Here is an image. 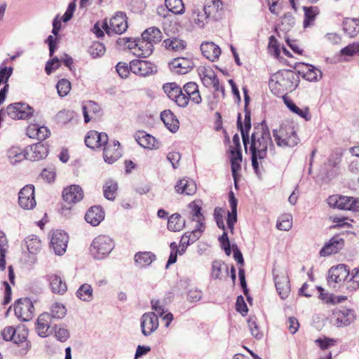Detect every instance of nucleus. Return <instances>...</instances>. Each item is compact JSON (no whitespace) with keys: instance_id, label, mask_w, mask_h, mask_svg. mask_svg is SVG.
Masks as SVG:
<instances>
[{"instance_id":"nucleus-1","label":"nucleus","mask_w":359,"mask_h":359,"mask_svg":"<svg viewBox=\"0 0 359 359\" xmlns=\"http://www.w3.org/2000/svg\"><path fill=\"white\" fill-rule=\"evenodd\" d=\"M250 143L252 166L256 175L260 177L262 172L259 170L258 160L262 161L266 157L268 148L270 150L275 148L265 121L254 126L253 132L250 137Z\"/></svg>"},{"instance_id":"nucleus-2","label":"nucleus","mask_w":359,"mask_h":359,"mask_svg":"<svg viewBox=\"0 0 359 359\" xmlns=\"http://www.w3.org/2000/svg\"><path fill=\"white\" fill-rule=\"evenodd\" d=\"M299 83V76L292 70L281 69L271 78L269 86L274 95H283L297 88Z\"/></svg>"},{"instance_id":"nucleus-3","label":"nucleus","mask_w":359,"mask_h":359,"mask_svg":"<svg viewBox=\"0 0 359 359\" xmlns=\"http://www.w3.org/2000/svg\"><path fill=\"white\" fill-rule=\"evenodd\" d=\"M114 247L112 239L104 235L95 238L90 246V252L96 259H102L109 255Z\"/></svg>"},{"instance_id":"nucleus-4","label":"nucleus","mask_w":359,"mask_h":359,"mask_svg":"<svg viewBox=\"0 0 359 359\" xmlns=\"http://www.w3.org/2000/svg\"><path fill=\"white\" fill-rule=\"evenodd\" d=\"M273 135L274 140L278 147H293L299 142L294 127L291 126H282L279 130H273Z\"/></svg>"},{"instance_id":"nucleus-5","label":"nucleus","mask_w":359,"mask_h":359,"mask_svg":"<svg viewBox=\"0 0 359 359\" xmlns=\"http://www.w3.org/2000/svg\"><path fill=\"white\" fill-rule=\"evenodd\" d=\"M349 275L350 270L347 265L338 264L329 269L327 281L330 287L335 288L337 284H341L346 281Z\"/></svg>"},{"instance_id":"nucleus-6","label":"nucleus","mask_w":359,"mask_h":359,"mask_svg":"<svg viewBox=\"0 0 359 359\" xmlns=\"http://www.w3.org/2000/svg\"><path fill=\"white\" fill-rule=\"evenodd\" d=\"M330 206L340 210L359 211V201L346 196L334 195L328 198Z\"/></svg>"},{"instance_id":"nucleus-7","label":"nucleus","mask_w":359,"mask_h":359,"mask_svg":"<svg viewBox=\"0 0 359 359\" xmlns=\"http://www.w3.org/2000/svg\"><path fill=\"white\" fill-rule=\"evenodd\" d=\"M14 311L19 319L28 321L34 316V307L29 298H20L15 303Z\"/></svg>"},{"instance_id":"nucleus-8","label":"nucleus","mask_w":359,"mask_h":359,"mask_svg":"<svg viewBox=\"0 0 359 359\" xmlns=\"http://www.w3.org/2000/svg\"><path fill=\"white\" fill-rule=\"evenodd\" d=\"M189 100L195 104L201 102L198 87L195 82H189L184 86L183 90L181 89V107H187Z\"/></svg>"},{"instance_id":"nucleus-9","label":"nucleus","mask_w":359,"mask_h":359,"mask_svg":"<svg viewBox=\"0 0 359 359\" xmlns=\"http://www.w3.org/2000/svg\"><path fill=\"white\" fill-rule=\"evenodd\" d=\"M34 112V109L28 104L16 102L8 105L6 108L7 114L13 119H26Z\"/></svg>"},{"instance_id":"nucleus-10","label":"nucleus","mask_w":359,"mask_h":359,"mask_svg":"<svg viewBox=\"0 0 359 359\" xmlns=\"http://www.w3.org/2000/svg\"><path fill=\"white\" fill-rule=\"evenodd\" d=\"M245 118L244 123L242 122L241 120V114H238L237 117V128L238 130H240L242 140L243 143V146L245 147V151L248 149V144L250 142V130L252 128L251 124V111L250 109H244Z\"/></svg>"},{"instance_id":"nucleus-11","label":"nucleus","mask_w":359,"mask_h":359,"mask_svg":"<svg viewBox=\"0 0 359 359\" xmlns=\"http://www.w3.org/2000/svg\"><path fill=\"white\" fill-rule=\"evenodd\" d=\"M165 6L168 9V13L163 14L164 18H168L170 20V25L166 27L165 29L172 34H177L179 32L180 25L171 19L172 15H177L180 14V0H165Z\"/></svg>"},{"instance_id":"nucleus-12","label":"nucleus","mask_w":359,"mask_h":359,"mask_svg":"<svg viewBox=\"0 0 359 359\" xmlns=\"http://www.w3.org/2000/svg\"><path fill=\"white\" fill-rule=\"evenodd\" d=\"M18 203L25 210H32L36 206L34 185L27 184L21 189L18 194Z\"/></svg>"},{"instance_id":"nucleus-13","label":"nucleus","mask_w":359,"mask_h":359,"mask_svg":"<svg viewBox=\"0 0 359 359\" xmlns=\"http://www.w3.org/2000/svg\"><path fill=\"white\" fill-rule=\"evenodd\" d=\"M130 71L140 76H147L157 72V67L147 60H133L130 62Z\"/></svg>"},{"instance_id":"nucleus-14","label":"nucleus","mask_w":359,"mask_h":359,"mask_svg":"<svg viewBox=\"0 0 359 359\" xmlns=\"http://www.w3.org/2000/svg\"><path fill=\"white\" fill-rule=\"evenodd\" d=\"M332 316L335 320L334 325L338 327L349 325L354 322L356 317L354 310L347 308L334 310Z\"/></svg>"},{"instance_id":"nucleus-15","label":"nucleus","mask_w":359,"mask_h":359,"mask_svg":"<svg viewBox=\"0 0 359 359\" xmlns=\"http://www.w3.org/2000/svg\"><path fill=\"white\" fill-rule=\"evenodd\" d=\"M103 146V158L105 162L109 164L114 163L117 161L122 155V151L120 148V143L117 140H113L108 142Z\"/></svg>"},{"instance_id":"nucleus-16","label":"nucleus","mask_w":359,"mask_h":359,"mask_svg":"<svg viewBox=\"0 0 359 359\" xmlns=\"http://www.w3.org/2000/svg\"><path fill=\"white\" fill-rule=\"evenodd\" d=\"M68 240V235L64 231L56 230L53 233L50 245L56 255H62L66 252Z\"/></svg>"},{"instance_id":"nucleus-17","label":"nucleus","mask_w":359,"mask_h":359,"mask_svg":"<svg viewBox=\"0 0 359 359\" xmlns=\"http://www.w3.org/2000/svg\"><path fill=\"white\" fill-rule=\"evenodd\" d=\"M53 321L50 318L48 313L41 314L36 323V330L41 337H46L53 333Z\"/></svg>"},{"instance_id":"nucleus-18","label":"nucleus","mask_w":359,"mask_h":359,"mask_svg":"<svg viewBox=\"0 0 359 359\" xmlns=\"http://www.w3.org/2000/svg\"><path fill=\"white\" fill-rule=\"evenodd\" d=\"M158 327V318L154 312L145 313L141 318V330L144 336H149Z\"/></svg>"},{"instance_id":"nucleus-19","label":"nucleus","mask_w":359,"mask_h":359,"mask_svg":"<svg viewBox=\"0 0 359 359\" xmlns=\"http://www.w3.org/2000/svg\"><path fill=\"white\" fill-rule=\"evenodd\" d=\"M205 229V226L199 223L198 226H195L194 230L186 232L181 236V255L184 252L187 246L201 238Z\"/></svg>"},{"instance_id":"nucleus-20","label":"nucleus","mask_w":359,"mask_h":359,"mask_svg":"<svg viewBox=\"0 0 359 359\" xmlns=\"http://www.w3.org/2000/svg\"><path fill=\"white\" fill-rule=\"evenodd\" d=\"M108 140L107 133L90 130L85 137V144L86 147L95 149L107 144Z\"/></svg>"},{"instance_id":"nucleus-21","label":"nucleus","mask_w":359,"mask_h":359,"mask_svg":"<svg viewBox=\"0 0 359 359\" xmlns=\"http://www.w3.org/2000/svg\"><path fill=\"white\" fill-rule=\"evenodd\" d=\"M25 155L27 159L36 161H39L48 155V149L41 142H38L25 147Z\"/></svg>"},{"instance_id":"nucleus-22","label":"nucleus","mask_w":359,"mask_h":359,"mask_svg":"<svg viewBox=\"0 0 359 359\" xmlns=\"http://www.w3.org/2000/svg\"><path fill=\"white\" fill-rule=\"evenodd\" d=\"M83 198V191L82 188L76 184L71 185L64 189L62 191V198L68 204H74Z\"/></svg>"},{"instance_id":"nucleus-23","label":"nucleus","mask_w":359,"mask_h":359,"mask_svg":"<svg viewBox=\"0 0 359 359\" xmlns=\"http://www.w3.org/2000/svg\"><path fill=\"white\" fill-rule=\"evenodd\" d=\"M344 245V240L339 236H333L320 250V255L326 257L332 254L337 253L343 248Z\"/></svg>"},{"instance_id":"nucleus-24","label":"nucleus","mask_w":359,"mask_h":359,"mask_svg":"<svg viewBox=\"0 0 359 359\" xmlns=\"http://www.w3.org/2000/svg\"><path fill=\"white\" fill-rule=\"evenodd\" d=\"M111 32L121 34L128 28V23L126 15L122 12L116 13L115 15L110 20V27Z\"/></svg>"},{"instance_id":"nucleus-25","label":"nucleus","mask_w":359,"mask_h":359,"mask_svg":"<svg viewBox=\"0 0 359 359\" xmlns=\"http://www.w3.org/2000/svg\"><path fill=\"white\" fill-rule=\"evenodd\" d=\"M200 49L203 55L212 62L217 60L221 54L220 48L213 42L202 43Z\"/></svg>"},{"instance_id":"nucleus-26","label":"nucleus","mask_w":359,"mask_h":359,"mask_svg":"<svg viewBox=\"0 0 359 359\" xmlns=\"http://www.w3.org/2000/svg\"><path fill=\"white\" fill-rule=\"evenodd\" d=\"M276 290L282 299H286L290 292V282L288 276H274Z\"/></svg>"},{"instance_id":"nucleus-27","label":"nucleus","mask_w":359,"mask_h":359,"mask_svg":"<svg viewBox=\"0 0 359 359\" xmlns=\"http://www.w3.org/2000/svg\"><path fill=\"white\" fill-rule=\"evenodd\" d=\"M134 46H137L136 52H134V54L138 57H149L154 50V45L142 36L141 39L136 40V43H134Z\"/></svg>"},{"instance_id":"nucleus-28","label":"nucleus","mask_w":359,"mask_h":359,"mask_svg":"<svg viewBox=\"0 0 359 359\" xmlns=\"http://www.w3.org/2000/svg\"><path fill=\"white\" fill-rule=\"evenodd\" d=\"M104 218V212L100 206L91 207L85 215L86 221L92 226H97Z\"/></svg>"},{"instance_id":"nucleus-29","label":"nucleus","mask_w":359,"mask_h":359,"mask_svg":"<svg viewBox=\"0 0 359 359\" xmlns=\"http://www.w3.org/2000/svg\"><path fill=\"white\" fill-rule=\"evenodd\" d=\"M48 280L51 290L53 293L62 295L67 292V284L65 281L62 280L61 277L59 276L58 275H49Z\"/></svg>"},{"instance_id":"nucleus-30","label":"nucleus","mask_w":359,"mask_h":359,"mask_svg":"<svg viewBox=\"0 0 359 359\" xmlns=\"http://www.w3.org/2000/svg\"><path fill=\"white\" fill-rule=\"evenodd\" d=\"M161 118L170 131L175 133L178 130L180 122L170 110H165L161 112Z\"/></svg>"},{"instance_id":"nucleus-31","label":"nucleus","mask_w":359,"mask_h":359,"mask_svg":"<svg viewBox=\"0 0 359 359\" xmlns=\"http://www.w3.org/2000/svg\"><path fill=\"white\" fill-rule=\"evenodd\" d=\"M27 135L29 137H36L39 140H44L50 135V132L46 126L33 124L28 127Z\"/></svg>"},{"instance_id":"nucleus-32","label":"nucleus","mask_w":359,"mask_h":359,"mask_svg":"<svg viewBox=\"0 0 359 359\" xmlns=\"http://www.w3.org/2000/svg\"><path fill=\"white\" fill-rule=\"evenodd\" d=\"M82 111L84 117V122L87 123L91 120L89 114H97L100 112L101 108L97 102L89 100L83 104Z\"/></svg>"},{"instance_id":"nucleus-33","label":"nucleus","mask_w":359,"mask_h":359,"mask_svg":"<svg viewBox=\"0 0 359 359\" xmlns=\"http://www.w3.org/2000/svg\"><path fill=\"white\" fill-rule=\"evenodd\" d=\"M15 339L13 341L20 347L19 353L20 355H25L30 348V343L27 340V332L23 330L22 332L16 330Z\"/></svg>"},{"instance_id":"nucleus-34","label":"nucleus","mask_w":359,"mask_h":359,"mask_svg":"<svg viewBox=\"0 0 359 359\" xmlns=\"http://www.w3.org/2000/svg\"><path fill=\"white\" fill-rule=\"evenodd\" d=\"M156 259V255L151 252H139L134 256L135 264L140 267L149 266Z\"/></svg>"},{"instance_id":"nucleus-35","label":"nucleus","mask_w":359,"mask_h":359,"mask_svg":"<svg viewBox=\"0 0 359 359\" xmlns=\"http://www.w3.org/2000/svg\"><path fill=\"white\" fill-rule=\"evenodd\" d=\"M343 30L350 37L355 36L359 32V19L345 18L343 21Z\"/></svg>"},{"instance_id":"nucleus-36","label":"nucleus","mask_w":359,"mask_h":359,"mask_svg":"<svg viewBox=\"0 0 359 359\" xmlns=\"http://www.w3.org/2000/svg\"><path fill=\"white\" fill-rule=\"evenodd\" d=\"M202 81L203 83L207 82L209 85H212L215 91L221 92L223 97L225 95V88L224 86L220 85L219 80L217 76L215 74L214 72L210 71L209 73H205L202 78Z\"/></svg>"},{"instance_id":"nucleus-37","label":"nucleus","mask_w":359,"mask_h":359,"mask_svg":"<svg viewBox=\"0 0 359 359\" xmlns=\"http://www.w3.org/2000/svg\"><path fill=\"white\" fill-rule=\"evenodd\" d=\"M135 140L144 148L153 149L155 147V138L144 131L137 132L135 135Z\"/></svg>"},{"instance_id":"nucleus-38","label":"nucleus","mask_w":359,"mask_h":359,"mask_svg":"<svg viewBox=\"0 0 359 359\" xmlns=\"http://www.w3.org/2000/svg\"><path fill=\"white\" fill-rule=\"evenodd\" d=\"M283 100L285 104L291 111L304 118L306 121L311 120V116L309 113V107H306L304 109H301L292 100L285 97V95H283Z\"/></svg>"},{"instance_id":"nucleus-39","label":"nucleus","mask_w":359,"mask_h":359,"mask_svg":"<svg viewBox=\"0 0 359 359\" xmlns=\"http://www.w3.org/2000/svg\"><path fill=\"white\" fill-rule=\"evenodd\" d=\"M142 36L150 41L153 45L160 42L162 39V34L160 29L156 27H151L143 32Z\"/></svg>"},{"instance_id":"nucleus-40","label":"nucleus","mask_w":359,"mask_h":359,"mask_svg":"<svg viewBox=\"0 0 359 359\" xmlns=\"http://www.w3.org/2000/svg\"><path fill=\"white\" fill-rule=\"evenodd\" d=\"M188 209L189 210V214L192 216V221L196 222V226H198L199 223L205 225L203 223L204 216L201 213V207L200 205L197 204L196 201H192L189 203Z\"/></svg>"},{"instance_id":"nucleus-41","label":"nucleus","mask_w":359,"mask_h":359,"mask_svg":"<svg viewBox=\"0 0 359 359\" xmlns=\"http://www.w3.org/2000/svg\"><path fill=\"white\" fill-rule=\"evenodd\" d=\"M8 243L5 233L0 231V270L4 271L6 269V254L8 252Z\"/></svg>"},{"instance_id":"nucleus-42","label":"nucleus","mask_w":359,"mask_h":359,"mask_svg":"<svg viewBox=\"0 0 359 359\" xmlns=\"http://www.w3.org/2000/svg\"><path fill=\"white\" fill-rule=\"evenodd\" d=\"M197 190L196 184L194 180L189 177L181 179V195L192 196Z\"/></svg>"},{"instance_id":"nucleus-43","label":"nucleus","mask_w":359,"mask_h":359,"mask_svg":"<svg viewBox=\"0 0 359 359\" xmlns=\"http://www.w3.org/2000/svg\"><path fill=\"white\" fill-rule=\"evenodd\" d=\"M25 243L29 252L31 254H36L41 248V240L35 235L27 236L25 239Z\"/></svg>"},{"instance_id":"nucleus-44","label":"nucleus","mask_w":359,"mask_h":359,"mask_svg":"<svg viewBox=\"0 0 359 359\" xmlns=\"http://www.w3.org/2000/svg\"><path fill=\"white\" fill-rule=\"evenodd\" d=\"M317 289L320 292V298L327 304H339L347 299L346 296H337L333 294L328 293L325 294L323 293L324 290L321 287H318Z\"/></svg>"},{"instance_id":"nucleus-45","label":"nucleus","mask_w":359,"mask_h":359,"mask_svg":"<svg viewBox=\"0 0 359 359\" xmlns=\"http://www.w3.org/2000/svg\"><path fill=\"white\" fill-rule=\"evenodd\" d=\"M93 287L88 283L81 285L76 291V297L83 302H89L93 299Z\"/></svg>"},{"instance_id":"nucleus-46","label":"nucleus","mask_w":359,"mask_h":359,"mask_svg":"<svg viewBox=\"0 0 359 359\" xmlns=\"http://www.w3.org/2000/svg\"><path fill=\"white\" fill-rule=\"evenodd\" d=\"M163 89L168 97L180 106L178 103L180 90L177 84L176 83H168L163 86Z\"/></svg>"},{"instance_id":"nucleus-47","label":"nucleus","mask_w":359,"mask_h":359,"mask_svg":"<svg viewBox=\"0 0 359 359\" xmlns=\"http://www.w3.org/2000/svg\"><path fill=\"white\" fill-rule=\"evenodd\" d=\"M303 10L304 11V27L306 28L309 27L311 22L315 20L316 17L320 13V10L317 6H304Z\"/></svg>"},{"instance_id":"nucleus-48","label":"nucleus","mask_w":359,"mask_h":359,"mask_svg":"<svg viewBox=\"0 0 359 359\" xmlns=\"http://www.w3.org/2000/svg\"><path fill=\"white\" fill-rule=\"evenodd\" d=\"M118 189V184L113 180H108L103 187V192L104 197L109 200L114 201L116 198V192Z\"/></svg>"},{"instance_id":"nucleus-49","label":"nucleus","mask_w":359,"mask_h":359,"mask_svg":"<svg viewBox=\"0 0 359 359\" xmlns=\"http://www.w3.org/2000/svg\"><path fill=\"white\" fill-rule=\"evenodd\" d=\"M67 314V309L64 305L55 303L50 308V312L48 313L50 318L53 321L54 319L63 318Z\"/></svg>"},{"instance_id":"nucleus-50","label":"nucleus","mask_w":359,"mask_h":359,"mask_svg":"<svg viewBox=\"0 0 359 359\" xmlns=\"http://www.w3.org/2000/svg\"><path fill=\"white\" fill-rule=\"evenodd\" d=\"M8 155L12 164L20 162L24 159H27L25 149L22 152L19 147H12L8 150Z\"/></svg>"},{"instance_id":"nucleus-51","label":"nucleus","mask_w":359,"mask_h":359,"mask_svg":"<svg viewBox=\"0 0 359 359\" xmlns=\"http://www.w3.org/2000/svg\"><path fill=\"white\" fill-rule=\"evenodd\" d=\"M222 269L225 270L226 274H228V266L221 261L215 260L212 264V277L214 279L221 278Z\"/></svg>"},{"instance_id":"nucleus-52","label":"nucleus","mask_w":359,"mask_h":359,"mask_svg":"<svg viewBox=\"0 0 359 359\" xmlns=\"http://www.w3.org/2000/svg\"><path fill=\"white\" fill-rule=\"evenodd\" d=\"M53 329L55 338L61 342L66 341L70 337L69 331L64 326L58 327L55 324Z\"/></svg>"},{"instance_id":"nucleus-53","label":"nucleus","mask_w":359,"mask_h":359,"mask_svg":"<svg viewBox=\"0 0 359 359\" xmlns=\"http://www.w3.org/2000/svg\"><path fill=\"white\" fill-rule=\"evenodd\" d=\"M88 53L94 58L100 57L105 53L104 45L98 41L93 42L88 48Z\"/></svg>"},{"instance_id":"nucleus-54","label":"nucleus","mask_w":359,"mask_h":359,"mask_svg":"<svg viewBox=\"0 0 359 359\" xmlns=\"http://www.w3.org/2000/svg\"><path fill=\"white\" fill-rule=\"evenodd\" d=\"M56 88L58 95L60 97H64L69 93L71 89V83L67 79H62L58 81Z\"/></svg>"},{"instance_id":"nucleus-55","label":"nucleus","mask_w":359,"mask_h":359,"mask_svg":"<svg viewBox=\"0 0 359 359\" xmlns=\"http://www.w3.org/2000/svg\"><path fill=\"white\" fill-rule=\"evenodd\" d=\"M322 77V72L320 69L310 65V68L304 75V79L309 81H316L318 80V78Z\"/></svg>"},{"instance_id":"nucleus-56","label":"nucleus","mask_w":359,"mask_h":359,"mask_svg":"<svg viewBox=\"0 0 359 359\" xmlns=\"http://www.w3.org/2000/svg\"><path fill=\"white\" fill-rule=\"evenodd\" d=\"M203 292L195 287L191 286L187 291V299L190 302H197L202 298Z\"/></svg>"},{"instance_id":"nucleus-57","label":"nucleus","mask_w":359,"mask_h":359,"mask_svg":"<svg viewBox=\"0 0 359 359\" xmlns=\"http://www.w3.org/2000/svg\"><path fill=\"white\" fill-rule=\"evenodd\" d=\"M180 215L175 213L172 215L168 220V229L172 231H180Z\"/></svg>"},{"instance_id":"nucleus-58","label":"nucleus","mask_w":359,"mask_h":359,"mask_svg":"<svg viewBox=\"0 0 359 359\" xmlns=\"http://www.w3.org/2000/svg\"><path fill=\"white\" fill-rule=\"evenodd\" d=\"M170 247L171 249V252H170L168 260L167 262V264L165 265V269H168L170 265H171L177 262V253L180 251L179 248H178V245H177V243L175 242L171 243Z\"/></svg>"},{"instance_id":"nucleus-59","label":"nucleus","mask_w":359,"mask_h":359,"mask_svg":"<svg viewBox=\"0 0 359 359\" xmlns=\"http://www.w3.org/2000/svg\"><path fill=\"white\" fill-rule=\"evenodd\" d=\"M60 66V60L57 57L49 60L45 66V71L47 74L50 75L53 69H57Z\"/></svg>"},{"instance_id":"nucleus-60","label":"nucleus","mask_w":359,"mask_h":359,"mask_svg":"<svg viewBox=\"0 0 359 359\" xmlns=\"http://www.w3.org/2000/svg\"><path fill=\"white\" fill-rule=\"evenodd\" d=\"M248 323L252 336L257 339H261L263 337V333L259 331L258 325L256 321L252 318H250L248 320Z\"/></svg>"},{"instance_id":"nucleus-61","label":"nucleus","mask_w":359,"mask_h":359,"mask_svg":"<svg viewBox=\"0 0 359 359\" xmlns=\"http://www.w3.org/2000/svg\"><path fill=\"white\" fill-rule=\"evenodd\" d=\"M194 67L193 60L188 57H181V74L190 72Z\"/></svg>"},{"instance_id":"nucleus-62","label":"nucleus","mask_w":359,"mask_h":359,"mask_svg":"<svg viewBox=\"0 0 359 359\" xmlns=\"http://www.w3.org/2000/svg\"><path fill=\"white\" fill-rule=\"evenodd\" d=\"M350 284L347 285V288L352 287L353 290H356L359 288V269H354L352 271L351 278L349 280L347 281V284Z\"/></svg>"},{"instance_id":"nucleus-63","label":"nucleus","mask_w":359,"mask_h":359,"mask_svg":"<svg viewBox=\"0 0 359 359\" xmlns=\"http://www.w3.org/2000/svg\"><path fill=\"white\" fill-rule=\"evenodd\" d=\"M116 71L120 77L127 78L130 71V65L128 66L126 62H119L116 66Z\"/></svg>"},{"instance_id":"nucleus-64","label":"nucleus","mask_w":359,"mask_h":359,"mask_svg":"<svg viewBox=\"0 0 359 359\" xmlns=\"http://www.w3.org/2000/svg\"><path fill=\"white\" fill-rule=\"evenodd\" d=\"M236 309V311L240 312L243 316H245L248 311L247 304L245 302L244 298L242 295H239L237 297Z\"/></svg>"}]
</instances>
